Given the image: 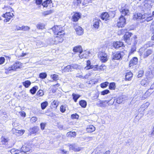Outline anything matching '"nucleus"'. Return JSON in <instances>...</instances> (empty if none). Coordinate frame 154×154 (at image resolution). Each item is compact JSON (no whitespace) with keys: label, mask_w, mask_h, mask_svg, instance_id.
<instances>
[{"label":"nucleus","mask_w":154,"mask_h":154,"mask_svg":"<svg viewBox=\"0 0 154 154\" xmlns=\"http://www.w3.org/2000/svg\"><path fill=\"white\" fill-rule=\"evenodd\" d=\"M50 32L52 31L54 34L57 35H64V31L61 26H55L49 29Z\"/></svg>","instance_id":"f257e3e1"},{"label":"nucleus","mask_w":154,"mask_h":154,"mask_svg":"<svg viewBox=\"0 0 154 154\" xmlns=\"http://www.w3.org/2000/svg\"><path fill=\"white\" fill-rule=\"evenodd\" d=\"M146 79L148 80L151 79L154 77V66L152 65L149 67L148 71L146 73Z\"/></svg>","instance_id":"f03ea898"},{"label":"nucleus","mask_w":154,"mask_h":154,"mask_svg":"<svg viewBox=\"0 0 154 154\" xmlns=\"http://www.w3.org/2000/svg\"><path fill=\"white\" fill-rule=\"evenodd\" d=\"M63 36L64 35H57L52 40V41L50 42V44H57L61 43L64 40Z\"/></svg>","instance_id":"7ed1b4c3"},{"label":"nucleus","mask_w":154,"mask_h":154,"mask_svg":"<svg viewBox=\"0 0 154 154\" xmlns=\"http://www.w3.org/2000/svg\"><path fill=\"white\" fill-rule=\"evenodd\" d=\"M144 50L143 52L140 53L141 55L144 58H146L150 55L152 52V51L151 49H145L144 48H143L140 49V52Z\"/></svg>","instance_id":"20e7f679"},{"label":"nucleus","mask_w":154,"mask_h":154,"mask_svg":"<svg viewBox=\"0 0 154 154\" xmlns=\"http://www.w3.org/2000/svg\"><path fill=\"white\" fill-rule=\"evenodd\" d=\"M98 57L100 58V60L103 62H105L108 60V57L107 54L104 51H100L99 52Z\"/></svg>","instance_id":"39448f33"},{"label":"nucleus","mask_w":154,"mask_h":154,"mask_svg":"<svg viewBox=\"0 0 154 154\" xmlns=\"http://www.w3.org/2000/svg\"><path fill=\"white\" fill-rule=\"evenodd\" d=\"M21 66V63L19 62H17L14 63L11 66L8 68L7 69L8 71L11 72L15 71L17 69L20 68Z\"/></svg>","instance_id":"423d86ee"},{"label":"nucleus","mask_w":154,"mask_h":154,"mask_svg":"<svg viewBox=\"0 0 154 154\" xmlns=\"http://www.w3.org/2000/svg\"><path fill=\"white\" fill-rule=\"evenodd\" d=\"M124 55V53L122 52H117L113 53L112 55V60H119L122 58Z\"/></svg>","instance_id":"0eeeda50"},{"label":"nucleus","mask_w":154,"mask_h":154,"mask_svg":"<svg viewBox=\"0 0 154 154\" xmlns=\"http://www.w3.org/2000/svg\"><path fill=\"white\" fill-rule=\"evenodd\" d=\"M126 20L123 15H121L119 18L117 23V26L119 27H123L125 24Z\"/></svg>","instance_id":"6e6552de"},{"label":"nucleus","mask_w":154,"mask_h":154,"mask_svg":"<svg viewBox=\"0 0 154 154\" xmlns=\"http://www.w3.org/2000/svg\"><path fill=\"white\" fill-rule=\"evenodd\" d=\"M133 39L132 40V42H133L134 45L132 46L131 51H130L129 55H130L132 54L136 50V47L135 46L136 45L137 41V37L136 35H134L133 37Z\"/></svg>","instance_id":"1a4fd4ad"},{"label":"nucleus","mask_w":154,"mask_h":154,"mask_svg":"<svg viewBox=\"0 0 154 154\" xmlns=\"http://www.w3.org/2000/svg\"><path fill=\"white\" fill-rule=\"evenodd\" d=\"M14 16L13 13H11L10 12H6L3 14V17L4 18V21L5 22H8Z\"/></svg>","instance_id":"9d476101"},{"label":"nucleus","mask_w":154,"mask_h":154,"mask_svg":"<svg viewBox=\"0 0 154 154\" xmlns=\"http://www.w3.org/2000/svg\"><path fill=\"white\" fill-rule=\"evenodd\" d=\"M132 35L131 32H127L123 36V39L125 42L128 44H131V41H130V38Z\"/></svg>","instance_id":"9b49d317"},{"label":"nucleus","mask_w":154,"mask_h":154,"mask_svg":"<svg viewBox=\"0 0 154 154\" xmlns=\"http://www.w3.org/2000/svg\"><path fill=\"white\" fill-rule=\"evenodd\" d=\"M22 152L26 153L28 152H31L32 150L30 145H23L21 148Z\"/></svg>","instance_id":"f8f14e48"},{"label":"nucleus","mask_w":154,"mask_h":154,"mask_svg":"<svg viewBox=\"0 0 154 154\" xmlns=\"http://www.w3.org/2000/svg\"><path fill=\"white\" fill-rule=\"evenodd\" d=\"M120 11L122 13V15L124 16L128 15L129 14V11L128 9L127 8L126 5L124 7L122 8L120 10Z\"/></svg>","instance_id":"ddd939ff"},{"label":"nucleus","mask_w":154,"mask_h":154,"mask_svg":"<svg viewBox=\"0 0 154 154\" xmlns=\"http://www.w3.org/2000/svg\"><path fill=\"white\" fill-rule=\"evenodd\" d=\"M100 20L97 18H95L93 21V26L96 30L98 29L100 26Z\"/></svg>","instance_id":"4468645a"},{"label":"nucleus","mask_w":154,"mask_h":154,"mask_svg":"<svg viewBox=\"0 0 154 154\" xmlns=\"http://www.w3.org/2000/svg\"><path fill=\"white\" fill-rule=\"evenodd\" d=\"M143 15L140 13H135L133 16V19L134 20H143Z\"/></svg>","instance_id":"2eb2a0df"},{"label":"nucleus","mask_w":154,"mask_h":154,"mask_svg":"<svg viewBox=\"0 0 154 154\" xmlns=\"http://www.w3.org/2000/svg\"><path fill=\"white\" fill-rule=\"evenodd\" d=\"M124 44L121 42H114L113 43V46L114 48L117 49L123 47Z\"/></svg>","instance_id":"dca6fc26"},{"label":"nucleus","mask_w":154,"mask_h":154,"mask_svg":"<svg viewBox=\"0 0 154 154\" xmlns=\"http://www.w3.org/2000/svg\"><path fill=\"white\" fill-rule=\"evenodd\" d=\"M90 52L89 51H84L80 54H79V56L81 59L86 58L88 56Z\"/></svg>","instance_id":"f3484780"},{"label":"nucleus","mask_w":154,"mask_h":154,"mask_svg":"<svg viewBox=\"0 0 154 154\" xmlns=\"http://www.w3.org/2000/svg\"><path fill=\"white\" fill-rule=\"evenodd\" d=\"M73 51L75 52H79V54L83 52L82 48L80 45L76 46L73 48Z\"/></svg>","instance_id":"a211bd4d"},{"label":"nucleus","mask_w":154,"mask_h":154,"mask_svg":"<svg viewBox=\"0 0 154 154\" xmlns=\"http://www.w3.org/2000/svg\"><path fill=\"white\" fill-rule=\"evenodd\" d=\"M138 62V59L137 57H134L130 60L129 62V66L130 67L136 65Z\"/></svg>","instance_id":"6ab92c4d"},{"label":"nucleus","mask_w":154,"mask_h":154,"mask_svg":"<svg viewBox=\"0 0 154 154\" xmlns=\"http://www.w3.org/2000/svg\"><path fill=\"white\" fill-rule=\"evenodd\" d=\"M75 29L78 35H81L83 34V30L81 27L79 26H75Z\"/></svg>","instance_id":"aec40b11"},{"label":"nucleus","mask_w":154,"mask_h":154,"mask_svg":"<svg viewBox=\"0 0 154 154\" xmlns=\"http://www.w3.org/2000/svg\"><path fill=\"white\" fill-rule=\"evenodd\" d=\"M153 19V17L152 16H149L147 14H144L143 15V17L142 20V22L146 21L147 22H149L152 20Z\"/></svg>","instance_id":"412c9836"},{"label":"nucleus","mask_w":154,"mask_h":154,"mask_svg":"<svg viewBox=\"0 0 154 154\" xmlns=\"http://www.w3.org/2000/svg\"><path fill=\"white\" fill-rule=\"evenodd\" d=\"M80 17L81 15L79 13H75L72 17V20L75 22L77 21Z\"/></svg>","instance_id":"4be33fe9"},{"label":"nucleus","mask_w":154,"mask_h":154,"mask_svg":"<svg viewBox=\"0 0 154 154\" xmlns=\"http://www.w3.org/2000/svg\"><path fill=\"white\" fill-rule=\"evenodd\" d=\"M109 15L107 12H104L102 13L101 16V18L103 20H105L109 19Z\"/></svg>","instance_id":"5701e85b"},{"label":"nucleus","mask_w":154,"mask_h":154,"mask_svg":"<svg viewBox=\"0 0 154 154\" xmlns=\"http://www.w3.org/2000/svg\"><path fill=\"white\" fill-rule=\"evenodd\" d=\"M97 105L101 107H105L106 106V100H100L97 103Z\"/></svg>","instance_id":"b1692460"},{"label":"nucleus","mask_w":154,"mask_h":154,"mask_svg":"<svg viewBox=\"0 0 154 154\" xmlns=\"http://www.w3.org/2000/svg\"><path fill=\"white\" fill-rule=\"evenodd\" d=\"M95 130V127L92 125H90L88 126L86 128V130L88 132L91 133Z\"/></svg>","instance_id":"393cba45"},{"label":"nucleus","mask_w":154,"mask_h":154,"mask_svg":"<svg viewBox=\"0 0 154 154\" xmlns=\"http://www.w3.org/2000/svg\"><path fill=\"white\" fill-rule=\"evenodd\" d=\"M52 3L51 0H46L42 2V5L44 7H47L49 5H50Z\"/></svg>","instance_id":"a878e982"},{"label":"nucleus","mask_w":154,"mask_h":154,"mask_svg":"<svg viewBox=\"0 0 154 154\" xmlns=\"http://www.w3.org/2000/svg\"><path fill=\"white\" fill-rule=\"evenodd\" d=\"M125 97L123 95H121L117 98L116 102L118 104H120L125 100Z\"/></svg>","instance_id":"bb28decb"},{"label":"nucleus","mask_w":154,"mask_h":154,"mask_svg":"<svg viewBox=\"0 0 154 154\" xmlns=\"http://www.w3.org/2000/svg\"><path fill=\"white\" fill-rule=\"evenodd\" d=\"M54 12V11L53 9H51L50 10L46 11H44L42 13V14L43 16H46L47 15H50Z\"/></svg>","instance_id":"cd10ccee"},{"label":"nucleus","mask_w":154,"mask_h":154,"mask_svg":"<svg viewBox=\"0 0 154 154\" xmlns=\"http://www.w3.org/2000/svg\"><path fill=\"white\" fill-rule=\"evenodd\" d=\"M132 73L131 72L127 73L125 75L126 80L128 81L131 80L132 78Z\"/></svg>","instance_id":"c85d7f7f"},{"label":"nucleus","mask_w":154,"mask_h":154,"mask_svg":"<svg viewBox=\"0 0 154 154\" xmlns=\"http://www.w3.org/2000/svg\"><path fill=\"white\" fill-rule=\"evenodd\" d=\"M11 152L12 154H22L21 149H13L11 150Z\"/></svg>","instance_id":"c756f323"},{"label":"nucleus","mask_w":154,"mask_h":154,"mask_svg":"<svg viewBox=\"0 0 154 154\" xmlns=\"http://www.w3.org/2000/svg\"><path fill=\"white\" fill-rule=\"evenodd\" d=\"M76 134V133L75 131H70L67 133L66 135L67 137H75Z\"/></svg>","instance_id":"7c9ffc66"},{"label":"nucleus","mask_w":154,"mask_h":154,"mask_svg":"<svg viewBox=\"0 0 154 154\" xmlns=\"http://www.w3.org/2000/svg\"><path fill=\"white\" fill-rule=\"evenodd\" d=\"M72 96L73 100L75 102H77V100L80 97V95L75 93H73Z\"/></svg>","instance_id":"2f4dec72"},{"label":"nucleus","mask_w":154,"mask_h":154,"mask_svg":"<svg viewBox=\"0 0 154 154\" xmlns=\"http://www.w3.org/2000/svg\"><path fill=\"white\" fill-rule=\"evenodd\" d=\"M22 84L26 88H28L31 85V82L27 80L23 82Z\"/></svg>","instance_id":"473e14b6"},{"label":"nucleus","mask_w":154,"mask_h":154,"mask_svg":"<svg viewBox=\"0 0 154 154\" xmlns=\"http://www.w3.org/2000/svg\"><path fill=\"white\" fill-rule=\"evenodd\" d=\"M38 89V87L37 86H35L30 90V91L31 93L34 94L36 93V91Z\"/></svg>","instance_id":"72a5a7b5"},{"label":"nucleus","mask_w":154,"mask_h":154,"mask_svg":"<svg viewBox=\"0 0 154 154\" xmlns=\"http://www.w3.org/2000/svg\"><path fill=\"white\" fill-rule=\"evenodd\" d=\"M48 105V103L47 101H45L42 103L41 104V109L43 110L46 108V107Z\"/></svg>","instance_id":"f704fd0d"},{"label":"nucleus","mask_w":154,"mask_h":154,"mask_svg":"<svg viewBox=\"0 0 154 154\" xmlns=\"http://www.w3.org/2000/svg\"><path fill=\"white\" fill-rule=\"evenodd\" d=\"M80 105L83 108H85L87 105V102L84 100H81L79 101Z\"/></svg>","instance_id":"c9c22d12"},{"label":"nucleus","mask_w":154,"mask_h":154,"mask_svg":"<svg viewBox=\"0 0 154 154\" xmlns=\"http://www.w3.org/2000/svg\"><path fill=\"white\" fill-rule=\"evenodd\" d=\"M50 77L54 81H56L59 79V76L56 74L51 75Z\"/></svg>","instance_id":"e433bc0d"},{"label":"nucleus","mask_w":154,"mask_h":154,"mask_svg":"<svg viewBox=\"0 0 154 154\" xmlns=\"http://www.w3.org/2000/svg\"><path fill=\"white\" fill-rule=\"evenodd\" d=\"M72 69V67L70 65L65 67L63 70L64 71V72H69V71H71Z\"/></svg>","instance_id":"4c0bfd02"},{"label":"nucleus","mask_w":154,"mask_h":154,"mask_svg":"<svg viewBox=\"0 0 154 154\" xmlns=\"http://www.w3.org/2000/svg\"><path fill=\"white\" fill-rule=\"evenodd\" d=\"M92 65H91V61L88 60L87 61V64H86V66L85 67V68L86 70H88L90 69H91V68L90 67Z\"/></svg>","instance_id":"58836bf2"},{"label":"nucleus","mask_w":154,"mask_h":154,"mask_svg":"<svg viewBox=\"0 0 154 154\" xmlns=\"http://www.w3.org/2000/svg\"><path fill=\"white\" fill-rule=\"evenodd\" d=\"M59 102L56 100H54L51 103V104L54 108H57Z\"/></svg>","instance_id":"ea45409f"},{"label":"nucleus","mask_w":154,"mask_h":154,"mask_svg":"<svg viewBox=\"0 0 154 154\" xmlns=\"http://www.w3.org/2000/svg\"><path fill=\"white\" fill-rule=\"evenodd\" d=\"M66 105H62L60 108V110L63 113L65 112L66 110Z\"/></svg>","instance_id":"a19ab883"},{"label":"nucleus","mask_w":154,"mask_h":154,"mask_svg":"<svg viewBox=\"0 0 154 154\" xmlns=\"http://www.w3.org/2000/svg\"><path fill=\"white\" fill-rule=\"evenodd\" d=\"M82 0H74L73 2V4L75 6L79 5L81 3Z\"/></svg>","instance_id":"79ce46f5"},{"label":"nucleus","mask_w":154,"mask_h":154,"mask_svg":"<svg viewBox=\"0 0 154 154\" xmlns=\"http://www.w3.org/2000/svg\"><path fill=\"white\" fill-rule=\"evenodd\" d=\"M71 66L72 69H80L81 68V67L80 66H79L78 65L76 64H72L71 65Z\"/></svg>","instance_id":"37998d69"},{"label":"nucleus","mask_w":154,"mask_h":154,"mask_svg":"<svg viewBox=\"0 0 154 154\" xmlns=\"http://www.w3.org/2000/svg\"><path fill=\"white\" fill-rule=\"evenodd\" d=\"M116 88L115 83L114 82H112L109 84V88L111 90H114Z\"/></svg>","instance_id":"c03bdc74"},{"label":"nucleus","mask_w":154,"mask_h":154,"mask_svg":"<svg viewBox=\"0 0 154 154\" xmlns=\"http://www.w3.org/2000/svg\"><path fill=\"white\" fill-rule=\"evenodd\" d=\"M47 74L45 72H42L40 73L39 75V78L42 79H44L46 78Z\"/></svg>","instance_id":"a18cd8bd"},{"label":"nucleus","mask_w":154,"mask_h":154,"mask_svg":"<svg viewBox=\"0 0 154 154\" xmlns=\"http://www.w3.org/2000/svg\"><path fill=\"white\" fill-rule=\"evenodd\" d=\"M149 105V102H147L145 103L144 104L142 105L140 108H141L143 109V110H145L144 109L147 108Z\"/></svg>","instance_id":"49530a36"},{"label":"nucleus","mask_w":154,"mask_h":154,"mask_svg":"<svg viewBox=\"0 0 154 154\" xmlns=\"http://www.w3.org/2000/svg\"><path fill=\"white\" fill-rule=\"evenodd\" d=\"M37 28L38 29H42L44 28L45 26L43 23H40L37 24Z\"/></svg>","instance_id":"de8ad7c7"},{"label":"nucleus","mask_w":154,"mask_h":154,"mask_svg":"<svg viewBox=\"0 0 154 154\" xmlns=\"http://www.w3.org/2000/svg\"><path fill=\"white\" fill-rule=\"evenodd\" d=\"M149 90H150L149 89L145 93V94L143 96V98L145 99L151 94V93L149 92Z\"/></svg>","instance_id":"09e8293b"},{"label":"nucleus","mask_w":154,"mask_h":154,"mask_svg":"<svg viewBox=\"0 0 154 154\" xmlns=\"http://www.w3.org/2000/svg\"><path fill=\"white\" fill-rule=\"evenodd\" d=\"M22 30L24 31H29L30 28L27 26H21Z\"/></svg>","instance_id":"8fccbe9b"},{"label":"nucleus","mask_w":154,"mask_h":154,"mask_svg":"<svg viewBox=\"0 0 154 154\" xmlns=\"http://www.w3.org/2000/svg\"><path fill=\"white\" fill-rule=\"evenodd\" d=\"M30 130L31 131V134L35 133L38 131L37 128L36 127H34L31 129H30Z\"/></svg>","instance_id":"3c124183"},{"label":"nucleus","mask_w":154,"mask_h":154,"mask_svg":"<svg viewBox=\"0 0 154 154\" xmlns=\"http://www.w3.org/2000/svg\"><path fill=\"white\" fill-rule=\"evenodd\" d=\"M109 84V82H104L103 83H102L100 84V86L102 88H106Z\"/></svg>","instance_id":"603ef678"},{"label":"nucleus","mask_w":154,"mask_h":154,"mask_svg":"<svg viewBox=\"0 0 154 154\" xmlns=\"http://www.w3.org/2000/svg\"><path fill=\"white\" fill-rule=\"evenodd\" d=\"M91 69H92L94 71L99 70V67L97 65H92L90 67Z\"/></svg>","instance_id":"864d4df0"},{"label":"nucleus","mask_w":154,"mask_h":154,"mask_svg":"<svg viewBox=\"0 0 154 154\" xmlns=\"http://www.w3.org/2000/svg\"><path fill=\"white\" fill-rule=\"evenodd\" d=\"M25 132V131L24 130H17V134H16L17 135H22Z\"/></svg>","instance_id":"5fc2aeb1"},{"label":"nucleus","mask_w":154,"mask_h":154,"mask_svg":"<svg viewBox=\"0 0 154 154\" xmlns=\"http://www.w3.org/2000/svg\"><path fill=\"white\" fill-rule=\"evenodd\" d=\"M114 100H106V104H107L108 105H112L113 104L114 102Z\"/></svg>","instance_id":"6e6d98bb"},{"label":"nucleus","mask_w":154,"mask_h":154,"mask_svg":"<svg viewBox=\"0 0 154 154\" xmlns=\"http://www.w3.org/2000/svg\"><path fill=\"white\" fill-rule=\"evenodd\" d=\"M37 94L40 96H42L44 95L43 91V90H40L37 93Z\"/></svg>","instance_id":"4d7b16f0"},{"label":"nucleus","mask_w":154,"mask_h":154,"mask_svg":"<svg viewBox=\"0 0 154 154\" xmlns=\"http://www.w3.org/2000/svg\"><path fill=\"white\" fill-rule=\"evenodd\" d=\"M109 92V91L108 90H105L101 92V94L104 95L108 94Z\"/></svg>","instance_id":"13d9d810"},{"label":"nucleus","mask_w":154,"mask_h":154,"mask_svg":"<svg viewBox=\"0 0 154 154\" xmlns=\"http://www.w3.org/2000/svg\"><path fill=\"white\" fill-rule=\"evenodd\" d=\"M79 117V116L77 114L75 113V114H72L71 115V118L73 119H78Z\"/></svg>","instance_id":"bf43d9fd"},{"label":"nucleus","mask_w":154,"mask_h":154,"mask_svg":"<svg viewBox=\"0 0 154 154\" xmlns=\"http://www.w3.org/2000/svg\"><path fill=\"white\" fill-rule=\"evenodd\" d=\"M5 59L4 57H0V65L3 64L5 62Z\"/></svg>","instance_id":"052dcab7"},{"label":"nucleus","mask_w":154,"mask_h":154,"mask_svg":"<svg viewBox=\"0 0 154 154\" xmlns=\"http://www.w3.org/2000/svg\"><path fill=\"white\" fill-rule=\"evenodd\" d=\"M46 125V123H42L40 124V126L41 129L43 130L44 129Z\"/></svg>","instance_id":"680f3d73"},{"label":"nucleus","mask_w":154,"mask_h":154,"mask_svg":"<svg viewBox=\"0 0 154 154\" xmlns=\"http://www.w3.org/2000/svg\"><path fill=\"white\" fill-rule=\"evenodd\" d=\"M19 113L22 117H25L26 116V114L24 111H21L19 112Z\"/></svg>","instance_id":"e2e57ef3"},{"label":"nucleus","mask_w":154,"mask_h":154,"mask_svg":"<svg viewBox=\"0 0 154 154\" xmlns=\"http://www.w3.org/2000/svg\"><path fill=\"white\" fill-rule=\"evenodd\" d=\"M37 120V118L36 117H33L30 119V121L32 122H35Z\"/></svg>","instance_id":"0e129e2a"},{"label":"nucleus","mask_w":154,"mask_h":154,"mask_svg":"<svg viewBox=\"0 0 154 154\" xmlns=\"http://www.w3.org/2000/svg\"><path fill=\"white\" fill-rule=\"evenodd\" d=\"M99 96V95L97 94H95L93 97H92V99L94 100L97 99Z\"/></svg>","instance_id":"69168bd1"},{"label":"nucleus","mask_w":154,"mask_h":154,"mask_svg":"<svg viewBox=\"0 0 154 154\" xmlns=\"http://www.w3.org/2000/svg\"><path fill=\"white\" fill-rule=\"evenodd\" d=\"M143 71L141 70V71H139L138 72V74L137 75L138 77L140 78V77H141L143 75Z\"/></svg>","instance_id":"338daca9"},{"label":"nucleus","mask_w":154,"mask_h":154,"mask_svg":"<svg viewBox=\"0 0 154 154\" xmlns=\"http://www.w3.org/2000/svg\"><path fill=\"white\" fill-rule=\"evenodd\" d=\"M2 141L4 142V143H6L8 142V140L7 139L5 138L4 137H2L1 138Z\"/></svg>","instance_id":"774afa93"}]
</instances>
